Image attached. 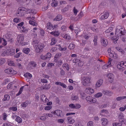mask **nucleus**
I'll return each mask as SVG.
<instances>
[{"instance_id": "obj_1", "label": "nucleus", "mask_w": 126, "mask_h": 126, "mask_svg": "<svg viewBox=\"0 0 126 126\" xmlns=\"http://www.w3.org/2000/svg\"><path fill=\"white\" fill-rule=\"evenodd\" d=\"M124 30L122 26H118L117 27L115 31V34L118 36H121L124 34V32L123 30Z\"/></svg>"}, {"instance_id": "obj_2", "label": "nucleus", "mask_w": 126, "mask_h": 126, "mask_svg": "<svg viewBox=\"0 0 126 126\" xmlns=\"http://www.w3.org/2000/svg\"><path fill=\"white\" fill-rule=\"evenodd\" d=\"M91 79L87 77H82L81 81L82 84L85 86H88L89 85Z\"/></svg>"}, {"instance_id": "obj_3", "label": "nucleus", "mask_w": 126, "mask_h": 126, "mask_svg": "<svg viewBox=\"0 0 126 126\" xmlns=\"http://www.w3.org/2000/svg\"><path fill=\"white\" fill-rule=\"evenodd\" d=\"M108 51L109 56L115 60H118L119 59L118 55L114 52L111 50L110 48H109L108 50Z\"/></svg>"}, {"instance_id": "obj_4", "label": "nucleus", "mask_w": 126, "mask_h": 126, "mask_svg": "<svg viewBox=\"0 0 126 126\" xmlns=\"http://www.w3.org/2000/svg\"><path fill=\"white\" fill-rule=\"evenodd\" d=\"M24 24V22H21L17 25V27L21 32L26 33L28 32V30L26 28L23 26Z\"/></svg>"}, {"instance_id": "obj_5", "label": "nucleus", "mask_w": 126, "mask_h": 126, "mask_svg": "<svg viewBox=\"0 0 126 126\" xmlns=\"http://www.w3.org/2000/svg\"><path fill=\"white\" fill-rule=\"evenodd\" d=\"M15 50L13 49H10L3 52L2 54V56H4L5 55H12L15 54Z\"/></svg>"}, {"instance_id": "obj_6", "label": "nucleus", "mask_w": 126, "mask_h": 126, "mask_svg": "<svg viewBox=\"0 0 126 126\" xmlns=\"http://www.w3.org/2000/svg\"><path fill=\"white\" fill-rule=\"evenodd\" d=\"M43 44L41 43L36 44L34 47L35 51L37 53H39L42 51V49L44 47Z\"/></svg>"}, {"instance_id": "obj_7", "label": "nucleus", "mask_w": 126, "mask_h": 126, "mask_svg": "<svg viewBox=\"0 0 126 126\" xmlns=\"http://www.w3.org/2000/svg\"><path fill=\"white\" fill-rule=\"evenodd\" d=\"M24 40V36L23 34H20L18 35L17 37V40L16 43V45H19L21 44L22 46L24 45L22 44V42Z\"/></svg>"}, {"instance_id": "obj_8", "label": "nucleus", "mask_w": 126, "mask_h": 126, "mask_svg": "<svg viewBox=\"0 0 126 126\" xmlns=\"http://www.w3.org/2000/svg\"><path fill=\"white\" fill-rule=\"evenodd\" d=\"M25 8L24 7H20L19 8L16 15L18 16H22L24 15L25 12Z\"/></svg>"}, {"instance_id": "obj_9", "label": "nucleus", "mask_w": 126, "mask_h": 126, "mask_svg": "<svg viewBox=\"0 0 126 126\" xmlns=\"http://www.w3.org/2000/svg\"><path fill=\"white\" fill-rule=\"evenodd\" d=\"M5 72L9 74H16L17 73L16 71L14 70L12 68H7L4 70Z\"/></svg>"}, {"instance_id": "obj_10", "label": "nucleus", "mask_w": 126, "mask_h": 126, "mask_svg": "<svg viewBox=\"0 0 126 126\" xmlns=\"http://www.w3.org/2000/svg\"><path fill=\"white\" fill-rule=\"evenodd\" d=\"M73 62L74 63H75L76 64L78 65L79 66H82L83 65V62L80 59L77 58H75L73 60Z\"/></svg>"}, {"instance_id": "obj_11", "label": "nucleus", "mask_w": 126, "mask_h": 126, "mask_svg": "<svg viewBox=\"0 0 126 126\" xmlns=\"http://www.w3.org/2000/svg\"><path fill=\"white\" fill-rule=\"evenodd\" d=\"M94 89L90 87L86 88L84 90V92L86 93L91 94L94 93Z\"/></svg>"}, {"instance_id": "obj_12", "label": "nucleus", "mask_w": 126, "mask_h": 126, "mask_svg": "<svg viewBox=\"0 0 126 126\" xmlns=\"http://www.w3.org/2000/svg\"><path fill=\"white\" fill-rule=\"evenodd\" d=\"M36 65V63L33 61H31L28 64L27 67V69L28 70L31 69H32V66L33 67H35Z\"/></svg>"}, {"instance_id": "obj_13", "label": "nucleus", "mask_w": 126, "mask_h": 126, "mask_svg": "<svg viewBox=\"0 0 126 126\" xmlns=\"http://www.w3.org/2000/svg\"><path fill=\"white\" fill-rule=\"evenodd\" d=\"M86 99L87 101L94 103H95L96 101V100L95 98H93L90 96H87Z\"/></svg>"}, {"instance_id": "obj_14", "label": "nucleus", "mask_w": 126, "mask_h": 126, "mask_svg": "<svg viewBox=\"0 0 126 126\" xmlns=\"http://www.w3.org/2000/svg\"><path fill=\"white\" fill-rule=\"evenodd\" d=\"M117 68L119 70H125L123 61L120 62L117 65Z\"/></svg>"}, {"instance_id": "obj_15", "label": "nucleus", "mask_w": 126, "mask_h": 126, "mask_svg": "<svg viewBox=\"0 0 126 126\" xmlns=\"http://www.w3.org/2000/svg\"><path fill=\"white\" fill-rule=\"evenodd\" d=\"M107 77L110 83L112 82L114 80V76L113 74L112 73L108 74Z\"/></svg>"}, {"instance_id": "obj_16", "label": "nucleus", "mask_w": 126, "mask_h": 126, "mask_svg": "<svg viewBox=\"0 0 126 126\" xmlns=\"http://www.w3.org/2000/svg\"><path fill=\"white\" fill-rule=\"evenodd\" d=\"M109 16V13L108 12H104L103 13V15L101 16L100 19L101 20L106 19Z\"/></svg>"}, {"instance_id": "obj_17", "label": "nucleus", "mask_w": 126, "mask_h": 126, "mask_svg": "<svg viewBox=\"0 0 126 126\" xmlns=\"http://www.w3.org/2000/svg\"><path fill=\"white\" fill-rule=\"evenodd\" d=\"M53 114L56 115L58 117L61 116V115L62 113V112L61 110H57L52 112Z\"/></svg>"}, {"instance_id": "obj_18", "label": "nucleus", "mask_w": 126, "mask_h": 126, "mask_svg": "<svg viewBox=\"0 0 126 126\" xmlns=\"http://www.w3.org/2000/svg\"><path fill=\"white\" fill-rule=\"evenodd\" d=\"M103 81L102 79H100L98 80L96 83L95 85V87L97 88L99 87L102 84Z\"/></svg>"}, {"instance_id": "obj_19", "label": "nucleus", "mask_w": 126, "mask_h": 126, "mask_svg": "<svg viewBox=\"0 0 126 126\" xmlns=\"http://www.w3.org/2000/svg\"><path fill=\"white\" fill-rule=\"evenodd\" d=\"M101 43L102 46L105 47L108 44L107 40L104 38H101Z\"/></svg>"}, {"instance_id": "obj_20", "label": "nucleus", "mask_w": 126, "mask_h": 126, "mask_svg": "<svg viewBox=\"0 0 126 126\" xmlns=\"http://www.w3.org/2000/svg\"><path fill=\"white\" fill-rule=\"evenodd\" d=\"M101 121H102V125H104L105 126L108 124V120L106 118H103L101 119Z\"/></svg>"}, {"instance_id": "obj_21", "label": "nucleus", "mask_w": 126, "mask_h": 126, "mask_svg": "<svg viewBox=\"0 0 126 126\" xmlns=\"http://www.w3.org/2000/svg\"><path fill=\"white\" fill-rule=\"evenodd\" d=\"M67 121L68 123L70 124H73L75 122L74 119L71 117H68L67 119Z\"/></svg>"}, {"instance_id": "obj_22", "label": "nucleus", "mask_w": 126, "mask_h": 126, "mask_svg": "<svg viewBox=\"0 0 126 126\" xmlns=\"http://www.w3.org/2000/svg\"><path fill=\"white\" fill-rule=\"evenodd\" d=\"M41 101L44 103H46L48 101V99L44 95H41Z\"/></svg>"}, {"instance_id": "obj_23", "label": "nucleus", "mask_w": 126, "mask_h": 126, "mask_svg": "<svg viewBox=\"0 0 126 126\" xmlns=\"http://www.w3.org/2000/svg\"><path fill=\"white\" fill-rule=\"evenodd\" d=\"M103 93L104 95L111 96L113 94L112 92L108 90L103 91Z\"/></svg>"}, {"instance_id": "obj_24", "label": "nucleus", "mask_w": 126, "mask_h": 126, "mask_svg": "<svg viewBox=\"0 0 126 126\" xmlns=\"http://www.w3.org/2000/svg\"><path fill=\"white\" fill-rule=\"evenodd\" d=\"M58 4V2L56 0H52V2L51 4V5L53 7H55L57 6Z\"/></svg>"}, {"instance_id": "obj_25", "label": "nucleus", "mask_w": 126, "mask_h": 126, "mask_svg": "<svg viewBox=\"0 0 126 126\" xmlns=\"http://www.w3.org/2000/svg\"><path fill=\"white\" fill-rule=\"evenodd\" d=\"M11 34L7 33L5 35V38L8 39L9 41L12 42V39L11 38Z\"/></svg>"}, {"instance_id": "obj_26", "label": "nucleus", "mask_w": 126, "mask_h": 126, "mask_svg": "<svg viewBox=\"0 0 126 126\" xmlns=\"http://www.w3.org/2000/svg\"><path fill=\"white\" fill-rule=\"evenodd\" d=\"M119 117L120 119L119 121L120 123H122V124L125 121V119L123 118V115H120L119 116Z\"/></svg>"}, {"instance_id": "obj_27", "label": "nucleus", "mask_w": 126, "mask_h": 126, "mask_svg": "<svg viewBox=\"0 0 126 126\" xmlns=\"http://www.w3.org/2000/svg\"><path fill=\"white\" fill-rule=\"evenodd\" d=\"M62 36L66 40H69L71 39V37L69 35L65 34L64 35H62Z\"/></svg>"}, {"instance_id": "obj_28", "label": "nucleus", "mask_w": 126, "mask_h": 126, "mask_svg": "<svg viewBox=\"0 0 126 126\" xmlns=\"http://www.w3.org/2000/svg\"><path fill=\"white\" fill-rule=\"evenodd\" d=\"M62 19V16L60 15H58L56 17V18L54 19V21H59L61 20Z\"/></svg>"}, {"instance_id": "obj_29", "label": "nucleus", "mask_w": 126, "mask_h": 126, "mask_svg": "<svg viewBox=\"0 0 126 126\" xmlns=\"http://www.w3.org/2000/svg\"><path fill=\"white\" fill-rule=\"evenodd\" d=\"M30 51V48H25L22 49V51L26 54H28Z\"/></svg>"}, {"instance_id": "obj_30", "label": "nucleus", "mask_w": 126, "mask_h": 126, "mask_svg": "<svg viewBox=\"0 0 126 126\" xmlns=\"http://www.w3.org/2000/svg\"><path fill=\"white\" fill-rule=\"evenodd\" d=\"M53 26L52 24L50 23H47L46 26V27L47 29L50 30L52 28Z\"/></svg>"}, {"instance_id": "obj_31", "label": "nucleus", "mask_w": 126, "mask_h": 126, "mask_svg": "<svg viewBox=\"0 0 126 126\" xmlns=\"http://www.w3.org/2000/svg\"><path fill=\"white\" fill-rule=\"evenodd\" d=\"M50 33L54 35L55 36H57L59 35V33L58 31H56L55 32H53Z\"/></svg>"}, {"instance_id": "obj_32", "label": "nucleus", "mask_w": 126, "mask_h": 126, "mask_svg": "<svg viewBox=\"0 0 126 126\" xmlns=\"http://www.w3.org/2000/svg\"><path fill=\"white\" fill-rule=\"evenodd\" d=\"M65 119H58L57 120V123L60 124H62L65 121Z\"/></svg>"}, {"instance_id": "obj_33", "label": "nucleus", "mask_w": 126, "mask_h": 126, "mask_svg": "<svg viewBox=\"0 0 126 126\" xmlns=\"http://www.w3.org/2000/svg\"><path fill=\"white\" fill-rule=\"evenodd\" d=\"M62 54L60 53H57L56 54L55 56L54 57V60L55 62H56L57 60L56 59L59 57H60L61 56Z\"/></svg>"}, {"instance_id": "obj_34", "label": "nucleus", "mask_w": 126, "mask_h": 126, "mask_svg": "<svg viewBox=\"0 0 126 126\" xmlns=\"http://www.w3.org/2000/svg\"><path fill=\"white\" fill-rule=\"evenodd\" d=\"M16 121L19 123H21L22 122V119L19 116H17L15 119Z\"/></svg>"}, {"instance_id": "obj_35", "label": "nucleus", "mask_w": 126, "mask_h": 126, "mask_svg": "<svg viewBox=\"0 0 126 126\" xmlns=\"http://www.w3.org/2000/svg\"><path fill=\"white\" fill-rule=\"evenodd\" d=\"M29 23L30 24L33 26H37V23L33 20H30L29 21Z\"/></svg>"}, {"instance_id": "obj_36", "label": "nucleus", "mask_w": 126, "mask_h": 126, "mask_svg": "<svg viewBox=\"0 0 126 126\" xmlns=\"http://www.w3.org/2000/svg\"><path fill=\"white\" fill-rule=\"evenodd\" d=\"M63 67L65 69H66L67 71H69V67L68 64L66 63H65L63 64Z\"/></svg>"}, {"instance_id": "obj_37", "label": "nucleus", "mask_w": 126, "mask_h": 126, "mask_svg": "<svg viewBox=\"0 0 126 126\" xmlns=\"http://www.w3.org/2000/svg\"><path fill=\"white\" fill-rule=\"evenodd\" d=\"M51 42L50 43V45H54L57 42V40L55 38H52L51 39Z\"/></svg>"}, {"instance_id": "obj_38", "label": "nucleus", "mask_w": 126, "mask_h": 126, "mask_svg": "<svg viewBox=\"0 0 126 126\" xmlns=\"http://www.w3.org/2000/svg\"><path fill=\"white\" fill-rule=\"evenodd\" d=\"M10 96L8 95H4V98L3 99V101H5L6 100H8L10 99Z\"/></svg>"}, {"instance_id": "obj_39", "label": "nucleus", "mask_w": 126, "mask_h": 126, "mask_svg": "<svg viewBox=\"0 0 126 126\" xmlns=\"http://www.w3.org/2000/svg\"><path fill=\"white\" fill-rule=\"evenodd\" d=\"M102 94L101 92H99L94 95V97L95 98H97L102 96Z\"/></svg>"}, {"instance_id": "obj_40", "label": "nucleus", "mask_w": 126, "mask_h": 126, "mask_svg": "<svg viewBox=\"0 0 126 126\" xmlns=\"http://www.w3.org/2000/svg\"><path fill=\"white\" fill-rule=\"evenodd\" d=\"M79 38H84L86 39H88L89 38V36L87 35H86L85 34H83L81 36L79 37Z\"/></svg>"}, {"instance_id": "obj_41", "label": "nucleus", "mask_w": 126, "mask_h": 126, "mask_svg": "<svg viewBox=\"0 0 126 126\" xmlns=\"http://www.w3.org/2000/svg\"><path fill=\"white\" fill-rule=\"evenodd\" d=\"M1 42L4 46L6 45L7 44V42L4 38L0 39V43Z\"/></svg>"}, {"instance_id": "obj_42", "label": "nucleus", "mask_w": 126, "mask_h": 126, "mask_svg": "<svg viewBox=\"0 0 126 126\" xmlns=\"http://www.w3.org/2000/svg\"><path fill=\"white\" fill-rule=\"evenodd\" d=\"M112 60L111 59V58H110L109 59L108 61V62L107 64V65L109 67L111 66H112L111 62Z\"/></svg>"}, {"instance_id": "obj_43", "label": "nucleus", "mask_w": 126, "mask_h": 126, "mask_svg": "<svg viewBox=\"0 0 126 126\" xmlns=\"http://www.w3.org/2000/svg\"><path fill=\"white\" fill-rule=\"evenodd\" d=\"M71 99L72 100L77 101L79 99V97L78 96L75 95L71 97Z\"/></svg>"}, {"instance_id": "obj_44", "label": "nucleus", "mask_w": 126, "mask_h": 126, "mask_svg": "<svg viewBox=\"0 0 126 126\" xmlns=\"http://www.w3.org/2000/svg\"><path fill=\"white\" fill-rule=\"evenodd\" d=\"M112 125L113 126H121L122 124L120 123L114 122L112 123Z\"/></svg>"}, {"instance_id": "obj_45", "label": "nucleus", "mask_w": 126, "mask_h": 126, "mask_svg": "<svg viewBox=\"0 0 126 126\" xmlns=\"http://www.w3.org/2000/svg\"><path fill=\"white\" fill-rule=\"evenodd\" d=\"M24 76L25 77L27 78H31L32 77V75L28 73H27L24 74Z\"/></svg>"}, {"instance_id": "obj_46", "label": "nucleus", "mask_w": 126, "mask_h": 126, "mask_svg": "<svg viewBox=\"0 0 126 126\" xmlns=\"http://www.w3.org/2000/svg\"><path fill=\"white\" fill-rule=\"evenodd\" d=\"M28 102L26 101L25 102L22 103L21 104V106L23 107H26L28 105Z\"/></svg>"}, {"instance_id": "obj_47", "label": "nucleus", "mask_w": 126, "mask_h": 126, "mask_svg": "<svg viewBox=\"0 0 126 126\" xmlns=\"http://www.w3.org/2000/svg\"><path fill=\"white\" fill-rule=\"evenodd\" d=\"M24 87V86H22L20 88L19 92L16 94V96H18L21 94L23 90Z\"/></svg>"}, {"instance_id": "obj_48", "label": "nucleus", "mask_w": 126, "mask_h": 126, "mask_svg": "<svg viewBox=\"0 0 126 126\" xmlns=\"http://www.w3.org/2000/svg\"><path fill=\"white\" fill-rule=\"evenodd\" d=\"M13 21L17 23L21 21V19L18 18H16L14 19Z\"/></svg>"}, {"instance_id": "obj_49", "label": "nucleus", "mask_w": 126, "mask_h": 126, "mask_svg": "<svg viewBox=\"0 0 126 126\" xmlns=\"http://www.w3.org/2000/svg\"><path fill=\"white\" fill-rule=\"evenodd\" d=\"M75 47V45L72 43L70 44L69 46V48L70 49H73Z\"/></svg>"}, {"instance_id": "obj_50", "label": "nucleus", "mask_w": 126, "mask_h": 126, "mask_svg": "<svg viewBox=\"0 0 126 126\" xmlns=\"http://www.w3.org/2000/svg\"><path fill=\"white\" fill-rule=\"evenodd\" d=\"M101 113L104 115L107 114L108 113V111L106 110H102L101 111Z\"/></svg>"}, {"instance_id": "obj_51", "label": "nucleus", "mask_w": 126, "mask_h": 126, "mask_svg": "<svg viewBox=\"0 0 126 126\" xmlns=\"http://www.w3.org/2000/svg\"><path fill=\"white\" fill-rule=\"evenodd\" d=\"M5 62V60L4 59H0V65H1L4 64Z\"/></svg>"}, {"instance_id": "obj_52", "label": "nucleus", "mask_w": 126, "mask_h": 126, "mask_svg": "<svg viewBox=\"0 0 126 126\" xmlns=\"http://www.w3.org/2000/svg\"><path fill=\"white\" fill-rule=\"evenodd\" d=\"M54 64L52 63H48L47 65V67L48 68H51V67L54 66Z\"/></svg>"}, {"instance_id": "obj_53", "label": "nucleus", "mask_w": 126, "mask_h": 126, "mask_svg": "<svg viewBox=\"0 0 126 126\" xmlns=\"http://www.w3.org/2000/svg\"><path fill=\"white\" fill-rule=\"evenodd\" d=\"M81 107V105L79 104H75V109H79Z\"/></svg>"}, {"instance_id": "obj_54", "label": "nucleus", "mask_w": 126, "mask_h": 126, "mask_svg": "<svg viewBox=\"0 0 126 126\" xmlns=\"http://www.w3.org/2000/svg\"><path fill=\"white\" fill-rule=\"evenodd\" d=\"M113 30V28L112 27H110L108 29L106 30L105 32L106 33H109L112 31Z\"/></svg>"}, {"instance_id": "obj_55", "label": "nucleus", "mask_w": 126, "mask_h": 126, "mask_svg": "<svg viewBox=\"0 0 126 126\" xmlns=\"http://www.w3.org/2000/svg\"><path fill=\"white\" fill-rule=\"evenodd\" d=\"M59 50L62 51H64L66 50L67 49L66 47H60V48H58Z\"/></svg>"}, {"instance_id": "obj_56", "label": "nucleus", "mask_w": 126, "mask_h": 126, "mask_svg": "<svg viewBox=\"0 0 126 126\" xmlns=\"http://www.w3.org/2000/svg\"><path fill=\"white\" fill-rule=\"evenodd\" d=\"M87 126H94V123L92 121L89 122L87 124Z\"/></svg>"}, {"instance_id": "obj_57", "label": "nucleus", "mask_w": 126, "mask_h": 126, "mask_svg": "<svg viewBox=\"0 0 126 126\" xmlns=\"http://www.w3.org/2000/svg\"><path fill=\"white\" fill-rule=\"evenodd\" d=\"M73 11L74 14L76 16L78 12V11L76 9L75 7H74Z\"/></svg>"}, {"instance_id": "obj_58", "label": "nucleus", "mask_w": 126, "mask_h": 126, "mask_svg": "<svg viewBox=\"0 0 126 126\" xmlns=\"http://www.w3.org/2000/svg\"><path fill=\"white\" fill-rule=\"evenodd\" d=\"M8 64L10 66H15V64L14 63V62L12 61L9 62Z\"/></svg>"}, {"instance_id": "obj_59", "label": "nucleus", "mask_w": 126, "mask_h": 126, "mask_svg": "<svg viewBox=\"0 0 126 126\" xmlns=\"http://www.w3.org/2000/svg\"><path fill=\"white\" fill-rule=\"evenodd\" d=\"M75 126H83L81 124V122L79 121H78L75 124Z\"/></svg>"}, {"instance_id": "obj_60", "label": "nucleus", "mask_w": 126, "mask_h": 126, "mask_svg": "<svg viewBox=\"0 0 126 126\" xmlns=\"http://www.w3.org/2000/svg\"><path fill=\"white\" fill-rule=\"evenodd\" d=\"M47 59H49L51 57V55L50 53L48 52L46 55Z\"/></svg>"}, {"instance_id": "obj_61", "label": "nucleus", "mask_w": 126, "mask_h": 126, "mask_svg": "<svg viewBox=\"0 0 126 126\" xmlns=\"http://www.w3.org/2000/svg\"><path fill=\"white\" fill-rule=\"evenodd\" d=\"M52 108L51 106H46L45 108V109L46 110H49Z\"/></svg>"}, {"instance_id": "obj_62", "label": "nucleus", "mask_w": 126, "mask_h": 126, "mask_svg": "<svg viewBox=\"0 0 126 126\" xmlns=\"http://www.w3.org/2000/svg\"><path fill=\"white\" fill-rule=\"evenodd\" d=\"M69 107L71 109H75V104H73L72 103L70 104L69 105Z\"/></svg>"}, {"instance_id": "obj_63", "label": "nucleus", "mask_w": 126, "mask_h": 126, "mask_svg": "<svg viewBox=\"0 0 126 126\" xmlns=\"http://www.w3.org/2000/svg\"><path fill=\"white\" fill-rule=\"evenodd\" d=\"M126 109V105L124 107H121L120 108L119 110L121 111H124Z\"/></svg>"}, {"instance_id": "obj_64", "label": "nucleus", "mask_w": 126, "mask_h": 126, "mask_svg": "<svg viewBox=\"0 0 126 126\" xmlns=\"http://www.w3.org/2000/svg\"><path fill=\"white\" fill-rule=\"evenodd\" d=\"M82 39V42L80 44L82 46H84L85 44L86 43V40H84L82 38H81Z\"/></svg>"}]
</instances>
